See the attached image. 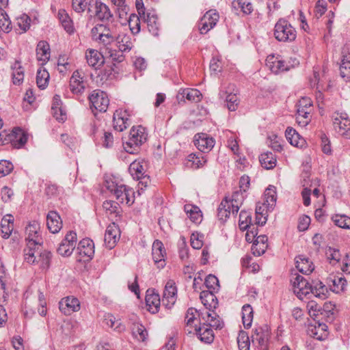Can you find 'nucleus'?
Returning a JSON list of instances; mask_svg holds the SVG:
<instances>
[{
    "label": "nucleus",
    "instance_id": "obj_9",
    "mask_svg": "<svg viewBox=\"0 0 350 350\" xmlns=\"http://www.w3.org/2000/svg\"><path fill=\"white\" fill-rule=\"evenodd\" d=\"M59 308L64 314L69 316L74 312L79 311L81 304L77 297L68 296L59 301Z\"/></svg>",
    "mask_w": 350,
    "mask_h": 350
},
{
    "label": "nucleus",
    "instance_id": "obj_13",
    "mask_svg": "<svg viewBox=\"0 0 350 350\" xmlns=\"http://www.w3.org/2000/svg\"><path fill=\"white\" fill-rule=\"evenodd\" d=\"M134 40L132 34L120 32L116 36L115 45L122 53L129 52L133 47Z\"/></svg>",
    "mask_w": 350,
    "mask_h": 350
},
{
    "label": "nucleus",
    "instance_id": "obj_61",
    "mask_svg": "<svg viewBox=\"0 0 350 350\" xmlns=\"http://www.w3.org/2000/svg\"><path fill=\"white\" fill-rule=\"evenodd\" d=\"M106 55H108L113 62H122L124 59V56L122 55V53L119 50L113 49L112 48L107 47L105 51Z\"/></svg>",
    "mask_w": 350,
    "mask_h": 350
},
{
    "label": "nucleus",
    "instance_id": "obj_26",
    "mask_svg": "<svg viewBox=\"0 0 350 350\" xmlns=\"http://www.w3.org/2000/svg\"><path fill=\"white\" fill-rule=\"evenodd\" d=\"M187 98L189 101L198 103L202 98V93L197 89H183L178 92L177 98L182 100Z\"/></svg>",
    "mask_w": 350,
    "mask_h": 350
},
{
    "label": "nucleus",
    "instance_id": "obj_31",
    "mask_svg": "<svg viewBox=\"0 0 350 350\" xmlns=\"http://www.w3.org/2000/svg\"><path fill=\"white\" fill-rule=\"evenodd\" d=\"M37 59L42 62V64H46L50 58V47L46 41H40L36 48Z\"/></svg>",
    "mask_w": 350,
    "mask_h": 350
},
{
    "label": "nucleus",
    "instance_id": "obj_15",
    "mask_svg": "<svg viewBox=\"0 0 350 350\" xmlns=\"http://www.w3.org/2000/svg\"><path fill=\"white\" fill-rule=\"evenodd\" d=\"M194 144L200 151L208 152L214 147L215 140L205 133H198L195 135Z\"/></svg>",
    "mask_w": 350,
    "mask_h": 350
},
{
    "label": "nucleus",
    "instance_id": "obj_50",
    "mask_svg": "<svg viewBox=\"0 0 350 350\" xmlns=\"http://www.w3.org/2000/svg\"><path fill=\"white\" fill-rule=\"evenodd\" d=\"M133 334L140 341H145L148 336V331L145 327L139 323H135L133 325Z\"/></svg>",
    "mask_w": 350,
    "mask_h": 350
},
{
    "label": "nucleus",
    "instance_id": "obj_48",
    "mask_svg": "<svg viewBox=\"0 0 350 350\" xmlns=\"http://www.w3.org/2000/svg\"><path fill=\"white\" fill-rule=\"evenodd\" d=\"M129 172L135 178H140L145 174V169L143 162L140 161H134L130 164Z\"/></svg>",
    "mask_w": 350,
    "mask_h": 350
},
{
    "label": "nucleus",
    "instance_id": "obj_32",
    "mask_svg": "<svg viewBox=\"0 0 350 350\" xmlns=\"http://www.w3.org/2000/svg\"><path fill=\"white\" fill-rule=\"evenodd\" d=\"M268 238L266 235H260L254 241L252 250L254 255L260 256L263 254L267 248Z\"/></svg>",
    "mask_w": 350,
    "mask_h": 350
},
{
    "label": "nucleus",
    "instance_id": "obj_30",
    "mask_svg": "<svg viewBox=\"0 0 350 350\" xmlns=\"http://www.w3.org/2000/svg\"><path fill=\"white\" fill-rule=\"evenodd\" d=\"M295 265L297 270L304 274H310L314 267L312 262L304 255H299L295 258Z\"/></svg>",
    "mask_w": 350,
    "mask_h": 350
},
{
    "label": "nucleus",
    "instance_id": "obj_40",
    "mask_svg": "<svg viewBox=\"0 0 350 350\" xmlns=\"http://www.w3.org/2000/svg\"><path fill=\"white\" fill-rule=\"evenodd\" d=\"M206 162V159L202 154H199L198 155L196 154H190L187 157L185 164L189 167L199 168L204 166Z\"/></svg>",
    "mask_w": 350,
    "mask_h": 350
},
{
    "label": "nucleus",
    "instance_id": "obj_33",
    "mask_svg": "<svg viewBox=\"0 0 350 350\" xmlns=\"http://www.w3.org/2000/svg\"><path fill=\"white\" fill-rule=\"evenodd\" d=\"M14 217L11 215H6L1 221V230L2 237L8 239L13 230Z\"/></svg>",
    "mask_w": 350,
    "mask_h": 350
},
{
    "label": "nucleus",
    "instance_id": "obj_3",
    "mask_svg": "<svg viewBox=\"0 0 350 350\" xmlns=\"http://www.w3.org/2000/svg\"><path fill=\"white\" fill-rule=\"evenodd\" d=\"M88 11L91 16L101 21H110L113 18L109 7L97 0H91L88 4Z\"/></svg>",
    "mask_w": 350,
    "mask_h": 350
},
{
    "label": "nucleus",
    "instance_id": "obj_42",
    "mask_svg": "<svg viewBox=\"0 0 350 350\" xmlns=\"http://www.w3.org/2000/svg\"><path fill=\"white\" fill-rule=\"evenodd\" d=\"M200 299L203 305L206 309L211 310V308H215L217 302L215 301L216 297L215 295L209 291H203L200 293Z\"/></svg>",
    "mask_w": 350,
    "mask_h": 350
},
{
    "label": "nucleus",
    "instance_id": "obj_24",
    "mask_svg": "<svg viewBox=\"0 0 350 350\" xmlns=\"http://www.w3.org/2000/svg\"><path fill=\"white\" fill-rule=\"evenodd\" d=\"M328 282L331 290L336 293L344 292L347 285V280L342 275H333L329 278Z\"/></svg>",
    "mask_w": 350,
    "mask_h": 350
},
{
    "label": "nucleus",
    "instance_id": "obj_28",
    "mask_svg": "<svg viewBox=\"0 0 350 350\" xmlns=\"http://www.w3.org/2000/svg\"><path fill=\"white\" fill-rule=\"evenodd\" d=\"M77 250L81 256L92 258L94 254V244L88 239H83L79 243Z\"/></svg>",
    "mask_w": 350,
    "mask_h": 350
},
{
    "label": "nucleus",
    "instance_id": "obj_49",
    "mask_svg": "<svg viewBox=\"0 0 350 350\" xmlns=\"http://www.w3.org/2000/svg\"><path fill=\"white\" fill-rule=\"evenodd\" d=\"M58 17L64 29L69 33L73 32L74 28L72 22L64 10H61L58 12Z\"/></svg>",
    "mask_w": 350,
    "mask_h": 350
},
{
    "label": "nucleus",
    "instance_id": "obj_55",
    "mask_svg": "<svg viewBox=\"0 0 350 350\" xmlns=\"http://www.w3.org/2000/svg\"><path fill=\"white\" fill-rule=\"evenodd\" d=\"M332 219L337 226L342 228L350 229L349 217L345 215L336 214L332 216Z\"/></svg>",
    "mask_w": 350,
    "mask_h": 350
},
{
    "label": "nucleus",
    "instance_id": "obj_10",
    "mask_svg": "<svg viewBox=\"0 0 350 350\" xmlns=\"http://www.w3.org/2000/svg\"><path fill=\"white\" fill-rule=\"evenodd\" d=\"M177 288L175 282L170 280L167 282L163 291L162 304L165 308H170L176 302Z\"/></svg>",
    "mask_w": 350,
    "mask_h": 350
},
{
    "label": "nucleus",
    "instance_id": "obj_6",
    "mask_svg": "<svg viewBox=\"0 0 350 350\" xmlns=\"http://www.w3.org/2000/svg\"><path fill=\"white\" fill-rule=\"evenodd\" d=\"M77 234L73 231H70L66 234L64 239L59 243L57 249V253L64 257L70 256L76 246Z\"/></svg>",
    "mask_w": 350,
    "mask_h": 350
},
{
    "label": "nucleus",
    "instance_id": "obj_46",
    "mask_svg": "<svg viewBox=\"0 0 350 350\" xmlns=\"http://www.w3.org/2000/svg\"><path fill=\"white\" fill-rule=\"evenodd\" d=\"M35 265H38L42 269H48L50 266L52 254L50 252L44 250L38 251V255Z\"/></svg>",
    "mask_w": 350,
    "mask_h": 350
},
{
    "label": "nucleus",
    "instance_id": "obj_4",
    "mask_svg": "<svg viewBox=\"0 0 350 350\" xmlns=\"http://www.w3.org/2000/svg\"><path fill=\"white\" fill-rule=\"evenodd\" d=\"M333 126L334 130L347 139L350 138V119L346 113L336 112L333 114Z\"/></svg>",
    "mask_w": 350,
    "mask_h": 350
},
{
    "label": "nucleus",
    "instance_id": "obj_27",
    "mask_svg": "<svg viewBox=\"0 0 350 350\" xmlns=\"http://www.w3.org/2000/svg\"><path fill=\"white\" fill-rule=\"evenodd\" d=\"M309 334L319 340L325 339L328 335L327 326L323 323H315L314 325H310L308 328Z\"/></svg>",
    "mask_w": 350,
    "mask_h": 350
},
{
    "label": "nucleus",
    "instance_id": "obj_23",
    "mask_svg": "<svg viewBox=\"0 0 350 350\" xmlns=\"http://www.w3.org/2000/svg\"><path fill=\"white\" fill-rule=\"evenodd\" d=\"M198 338L203 342L211 344L214 340L213 331L206 323H203L195 329Z\"/></svg>",
    "mask_w": 350,
    "mask_h": 350
},
{
    "label": "nucleus",
    "instance_id": "obj_51",
    "mask_svg": "<svg viewBox=\"0 0 350 350\" xmlns=\"http://www.w3.org/2000/svg\"><path fill=\"white\" fill-rule=\"evenodd\" d=\"M207 320L209 327H213L216 329H220L223 327V323L221 321L219 317L214 311H206Z\"/></svg>",
    "mask_w": 350,
    "mask_h": 350
},
{
    "label": "nucleus",
    "instance_id": "obj_21",
    "mask_svg": "<svg viewBox=\"0 0 350 350\" xmlns=\"http://www.w3.org/2000/svg\"><path fill=\"white\" fill-rule=\"evenodd\" d=\"M13 146L16 148L23 146L27 141V134L21 128H14L12 133L8 135Z\"/></svg>",
    "mask_w": 350,
    "mask_h": 350
},
{
    "label": "nucleus",
    "instance_id": "obj_25",
    "mask_svg": "<svg viewBox=\"0 0 350 350\" xmlns=\"http://www.w3.org/2000/svg\"><path fill=\"white\" fill-rule=\"evenodd\" d=\"M85 57L89 66L97 69L104 63L103 55L97 50L88 49L85 53Z\"/></svg>",
    "mask_w": 350,
    "mask_h": 350
},
{
    "label": "nucleus",
    "instance_id": "obj_2",
    "mask_svg": "<svg viewBox=\"0 0 350 350\" xmlns=\"http://www.w3.org/2000/svg\"><path fill=\"white\" fill-rule=\"evenodd\" d=\"M273 34L279 42H292L297 37L295 29L284 18L279 19L275 23Z\"/></svg>",
    "mask_w": 350,
    "mask_h": 350
},
{
    "label": "nucleus",
    "instance_id": "obj_38",
    "mask_svg": "<svg viewBox=\"0 0 350 350\" xmlns=\"http://www.w3.org/2000/svg\"><path fill=\"white\" fill-rule=\"evenodd\" d=\"M259 161L262 167L266 170L274 168L277 162L275 155L271 152L261 154L259 157Z\"/></svg>",
    "mask_w": 350,
    "mask_h": 350
},
{
    "label": "nucleus",
    "instance_id": "obj_60",
    "mask_svg": "<svg viewBox=\"0 0 350 350\" xmlns=\"http://www.w3.org/2000/svg\"><path fill=\"white\" fill-rule=\"evenodd\" d=\"M129 25L132 35L138 33L140 31V19L136 14H131L129 20Z\"/></svg>",
    "mask_w": 350,
    "mask_h": 350
},
{
    "label": "nucleus",
    "instance_id": "obj_45",
    "mask_svg": "<svg viewBox=\"0 0 350 350\" xmlns=\"http://www.w3.org/2000/svg\"><path fill=\"white\" fill-rule=\"evenodd\" d=\"M232 6L236 10L240 9L244 14H250L253 11L252 4L247 0H234Z\"/></svg>",
    "mask_w": 350,
    "mask_h": 350
},
{
    "label": "nucleus",
    "instance_id": "obj_39",
    "mask_svg": "<svg viewBox=\"0 0 350 350\" xmlns=\"http://www.w3.org/2000/svg\"><path fill=\"white\" fill-rule=\"evenodd\" d=\"M276 191L274 186L270 185L266 189L264 193V202L262 205H266L268 209H272L276 202Z\"/></svg>",
    "mask_w": 350,
    "mask_h": 350
},
{
    "label": "nucleus",
    "instance_id": "obj_35",
    "mask_svg": "<svg viewBox=\"0 0 350 350\" xmlns=\"http://www.w3.org/2000/svg\"><path fill=\"white\" fill-rule=\"evenodd\" d=\"M145 21L147 24V28L149 32L154 36H158L160 25L157 15L154 14L148 13L145 18Z\"/></svg>",
    "mask_w": 350,
    "mask_h": 350
},
{
    "label": "nucleus",
    "instance_id": "obj_14",
    "mask_svg": "<svg viewBox=\"0 0 350 350\" xmlns=\"http://www.w3.org/2000/svg\"><path fill=\"white\" fill-rule=\"evenodd\" d=\"M129 114L126 110L118 109L113 113V129L119 132L123 131L129 125Z\"/></svg>",
    "mask_w": 350,
    "mask_h": 350
},
{
    "label": "nucleus",
    "instance_id": "obj_58",
    "mask_svg": "<svg viewBox=\"0 0 350 350\" xmlns=\"http://www.w3.org/2000/svg\"><path fill=\"white\" fill-rule=\"evenodd\" d=\"M237 343L239 350H250V341L247 334L241 331L237 337Z\"/></svg>",
    "mask_w": 350,
    "mask_h": 350
},
{
    "label": "nucleus",
    "instance_id": "obj_17",
    "mask_svg": "<svg viewBox=\"0 0 350 350\" xmlns=\"http://www.w3.org/2000/svg\"><path fill=\"white\" fill-rule=\"evenodd\" d=\"M270 336V331L267 325H265L256 327L252 335L253 341L258 342L262 350L267 349V342Z\"/></svg>",
    "mask_w": 350,
    "mask_h": 350
},
{
    "label": "nucleus",
    "instance_id": "obj_54",
    "mask_svg": "<svg viewBox=\"0 0 350 350\" xmlns=\"http://www.w3.org/2000/svg\"><path fill=\"white\" fill-rule=\"evenodd\" d=\"M340 74L345 81L350 80V56H346L342 59Z\"/></svg>",
    "mask_w": 350,
    "mask_h": 350
},
{
    "label": "nucleus",
    "instance_id": "obj_16",
    "mask_svg": "<svg viewBox=\"0 0 350 350\" xmlns=\"http://www.w3.org/2000/svg\"><path fill=\"white\" fill-rule=\"evenodd\" d=\"M237 92L238 90L236 89L235 85L234 84H230L226 92L221 94V96L226 95L227 107L231 111H235L239 103Z\"/></svg>",
    "mask_w": 350,
    "mask_h": 350
},
{
    "label": "nucleus",
    "instance_id": "obj_59",
    "mask_svg": "<svg viewBox=\"0 0 350 350\" xmlns=\"http://www.w3.org/2000/svg\"><path fill=\"white\" fill-rule=\"evenodd\" d=\"M252 218L249 213L241 211L239 214V226L241 230L245 231L251 224Z\"/></svg>",
    "mask_w": 350,
    "mask_h": 350
},
{
    "label": "nucleus",
    "instance_id": "obj_20",
    "mask_svg": "<svg viewBox=\"0 0 350 350\" xmlns=\"http://www.w3.org/2000/svg\"><path fill=\"white\" fill-rule=\"evenodd\" d=\"M267 66L275 74L286 71L289 69L286 62L274 55H269L266 59Z\"/></svg>",
    "mask_w": 350,
    "mask_h": 350
},
{
    "label": "nucleus",
    "instance_id": "obj_22",
    "mask_svg": "<svg viewBox=\"0 0 350 350\" xmlns=\"http://www.w3.org/2000/svg\"><path fill=\"white\" fill-rule=\"evenodd\" d=\"M46 225L51 233H57L62 228L60 216L55 211H49L46 217Z\"/></svg>",
    "mask_w": 350,
    "mask_h": 350
},
{
    "label": "nucleus",
    "instance_id": "obj_44",
    "mask_svg": "<svg viewBox=\"0 0 350 350\" xmlns=\"http://www.w3.org/2000/svg\"><path fill=\"white\" fill-rule=\"evenodd\" d=\"M232 213V208L230 207V202L227 199L221 201L218 209L217 216L219 220L225 221Z\"/></svg>",
    "mask_w": 350,
    "mask_h": 350
},
{
    "label": "nucleus",
    "instance_id": "obj_63",
    "mask_svg": "<svg viewBox=\"0 0 350 350\" xmlns=\"http://www.w3.org/2000/svg\"><path fill=\"white\" fill-rule=\"evenodd\" d=\"M13 168L14 167L11 162L6 160L0 161V178L8 175Z\"/></svg>",
    "mask_w": 350,
    "mask_h": 350
},
{
    "label": "nucleus",
    "instance_id": "obj_37",
    "mask_svg": "<svg viewBox=\"0 0 350 350\" xmlns=\"http://www.w3.org/2000/svg\"><path fill=\"white\" fill-rule=\"evenodd\" d=\"M184 210L191 221L199 224L202 221V214L200 208L192 204H186Z\"/></svg>",
    "mask_w": 350,
    "mask_h": 350
},
{
    "label": "nucleus",
    "instance_id": "obj_57",
    "mask_svg": "<svg viewBox=\"0 0 350 350\" xmlns=\"http://www.w3.org/2000/svg\"><path fill=\"white\" fill-rule=\"evenodd\" d=\"M325 254L327 260L329 261V263L333 265L339 262L341 259V254L338 249L329 247L326 250Z\"/></svg>",
    "mask_w": 350,
    "mask_h": 350
},
{
    "label": "nucleus",
    "instance_id": "obj_8",
    "mask_svg": "<svg viewBox=\"0 0 350 350\" xmlns=\"http://www.w3.org/2000/svg\"><path fill=\"white\" fill-rule=\"evenodd\" d=\"M295 277L291 279L293 292L302 299L310 293L311 284L301 275L295 274Z\"/></svg>",
    "mask_w": 350,
    "mask_h": 350
},
{
    "label": "nucleus",
    "instance_id": "obj_41",
    "mask_svg": "<svg viewBox=\"0 0 350 350\" xmlns=\"http://www.w3.org/2000/svg\"><path fill=\"white\" fill-rule=\"evenodd\" d=\"M244 200L243 193L240 191H234L232 195L230 202V207L232 208V214H237L239 210L240 206L242 205Z\"/></svg>",
    "mask_w": 350,
    "mask_h": 350
},
{
    "label": "nucleus",
    "instance_id": "obj_29",
    "mask_svg": "<svg viewBox=\"0 0 350 350\" xmlns=\"http://www.w3.org/2000/svg\"><path fill=\"white\" fill-rule=\"evenodd\" d=\"M146 303L148 310L152 314L159 312L161 306V299L159 294L154 293L152 291H147L146 295Z\"/></svg>",
    "mask_w": 350,
    "mask_h": 350
},
{
    "label": "nucleus",
    "instance_id": "obj_34",
    "mask_svg": "<svg viewBox=\"0 0 350 350\" xmlns=\"http://www.w3.org/2000/svg\"><path fill=\"white\" fill-rule=\"evenodd\" d=\"M11 69L12 70V77L13 83L17 85H21L23 82L25 76L24 68L22 67L21 62L15 61L12 65Z\"/></svg>",
    "mask_w": 350,
    "mask_h": 350
},
{
    "label": "nucleus",
    "instance_id": "obj_1",
    "mask_svg": "<svg viewBox=\"0 0 350 350\" xmlns=\"http://www.w3.org/2000/svg\"><path fill=\"white\" fill-rule=\"evenodd\" d=\"M147 139V134L145 129L142 126L137 128L133 127L130 131L128 141L123 143L124 149L130 154L137 152L139 146Z\"/></svg>",
    "mask_w": 350,
    "mask_h": 350
},
{
    "label": "nucleus",
    "instance_id": "obj_64",
    "mask_svg": "<svg viewBox=\"0 0 350 350\" xmlns=\"http://www.w3.org/2000/svg\"><path fill=\"white\" fill-rule=\"evenodd\" d=\"M204 284L209 290L215 291L219 287V280L217 278L211 274L206 278Z\"/></svg>",
    "mask_w": 350,
    "mask_h": 350
},
{
    "label": "nucleus",
    "instance_id": "obj_36",
    "mask_svg": "<svg viewBox=\"0 0 350 350\" xmlns=\"http://www.w3.org/2000/svg\"><path fill=\"white\" fill-rule=\"evenodd\" d=\"M285 136L288 142L294 146L301 147L304 144V139L291 127L286 129Z\"/></svg>",
    "mask_w": 350,
    "mask_h": 350
},
{
    "label": "nucleus",
    "instance_id": "obj_43",
    "mask_svg": "<svg viewBox=\"0 0 350 350\" xmlns=\"http://www.w3.org/2000/svg\"><path fill=\"white\" fill-rule=\"evenodd\" d=\"M310 293L313 294L317 297L325 299L327 297L328 291L326 286L321 282L318 281L311 285Z\"/></svg>",
    "mask_w": 350,
    "mask_h": 350
},
{
    "label": "nucleus",
    "instance_id": "obj_52",
    "mask_svg": "<svg viewBox=\"0 0 350 350\" xmlns=\"http://www.w3.org/2000/svg\"><path fill=\"white\" fill-rule=\"evenodd\" d=\"M12 30V23L7 13L0 8V32L8 33Z\"/></svg>",
    "mask_w": 350,
    "mask_h": 350
},
{
    "label": "nucleus",
    "instance_id": "obj_56",
    "mask_svg": "<svg viewBox=\"0 0 350 350\" xmlns=\"http://www.w3.org/2000/svg\"><path fill=\"white\" fill-rule=\"evenodd\" d=\"M36 246H27V248L24 250L25 260L29 264H36L38 258L36 255H38V250H36Z\"/></svg>",
    "mask_w": 350,
    "mask_h": 350
},
{
    "label": "nucleus",
    "instance_id": "obj_62",
    "mask_svg": "<svg viewBox=\"0 0 350 350\" xmlns=\"http://www.w3.org/2000/svg\"><path fill=\"white\" fill-rule=\"evenodd\" d=\"M133 191L130 188H126V189L123 192V193L120 196V198L117 199L120 203H125L126 204L131 205L133 203Z\"/></svg>",
    "mask_w": 350,
    "mask_h": 350
},
{
    "label": "nucleus",
    "instance_id": "obj_12",
    "mask_svg": "<svg viewBox=\"0 0 350 350\" xmlns=\"http://www.w3.org/2000/svg\"><path fill=\"white\" fill-rule=\"evenodd\" d=\"M152 259L158 268H163L165 265V257L166 256L165 249L163 244L159 240H155L152 247Z\"/></svg>",
    "mask_w": 350,
    "mask_h": 350
},
{
    "label": "nucleus",
    "instance_id": "obj_18",
    "mask_svg": "<svg viewBox=\"0 0 350 350\" xmlns=\"http://www.w3.org/2000/svg\"><path fill=\"white\" fill-rule=\"evenodd\" d=\"M120 237V230L115 223L109 224L105 231L104 241L109 249L114 247Z\"/></svg>",
    "mask_w": 350,
    "mask_h": 350
},
{
    "label": "nucleus",
    "instance_id": "obj_19",
    "mask_svg": "<svg viewBox=\"0 0 350 350\" xmlns=\"http://www.w3.org/2000/svg\"><path fill=\"white\" fill-rule=\"evenodd\" d=\"M69 88L74 94H81L85 90V81L79 72L75 70L70 79Z\"/></svg>",
    "mask_w": 350,
    "mask_h": 350
},
{
    "label": "nucleus",
    "instance_id": "obj_47",
    "mask_svg": "<svg viewBox=\"0 0 350 350\" xmlns=\"http://www.w3.org/2000/svg\"><path fill=\"white\" fill-rule=\"evenodd\" d=\"M254 312L250 304H245L242 307V321L245 328L248 329L252 325Z\"/></svg>",
    "mask_w": 350,
    "mask_h": 350
},
{
    "label": "nucleus",
    "instance_id": "obj_53",
    "mask_svg": "<svg viewBox=\"0 0 350 350\" xmlns=\"http://www.w3.org/2000/svg\"><path fill=\"white\" fill-rule=\"evenodd\" d=\"M49 74L45 69H38L36 75L37 85L40 89H44L49 83Z\"/></svg>",
    "mask_w": 350,
    "mask_h": 350
},
{
    "label": "nucleus",
    "instance_id": "obj_5",
    "mask_svg": "<svg viewBox=\"0 0 350 350\" xmlns=\"http://www.w3.org/2000/svg\"><path fill=\"white\" fill-rule=\"evenodd\" d=\"M89 100L90 108L94 113V110L100 112L106 111L109 104L107 94L100 90L93 91L89 96Z\"/></svg>",
    "mask_w": 350,
    "mask_h": 350
},
{
    "label": "nucleus",
    "instance_id": "obj_11",
    "mask_svg": "<svg viewBox=\"0 0 350 350\" xmlns=\"http://www.w3.org/2000/svg\"><path fill=\"white\" fill-rule=\"evenodd\" d=\"M219 19V14L215 10H209L206 12L202 17L199 24V30L200 33L205 34L210 29L213 28Z\"/></svg>",
    "mask_w": 350,
    "mask_h": 350
},
{
    "label": "nucleus",
    "instance_id": "obj_7",
    "mask_svg": "<svg viewBox=\"0 0 350 350\" xmlns=\"http://www.w3.org/2000/svg\"><path fill=\"white\" fill-rule=\"evenodd\" d=\"M40 226L38 221L33 220L29 223L25 229L27 246H38L42 243L40 236Z\"/></svg>",
    "mask_w": 350,
    "mask_h": 350
}]
</instances>
